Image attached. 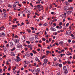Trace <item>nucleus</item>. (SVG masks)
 Returning <instances> with one entry per match:
<instances>
[{"label":"nucleus","mask_w":75,"mask_h":75,"mask_svg":"<svg viewBox=\"0 0 75 75\" xmlns=\"http://www.w3.org/2000/svg\"><path fill=\"white\" fill-rule=\"evenodd\" d=\"M21 61V59L19 58V57L18 56H16V59H15V61L16 62H19Z\"/></svg>","instance_id":"obj_1"},{"label":"nucleus","mask_w":75,"mask_h":75,"mask_svg":"<svg viewBox=\"0 0 75 75\" xmlns=\"http://www.w3.org/2000/svg\"><path fill=\"white\" fill-rule=\"evenodd\" d=\"M62 17L63 18H66V17H67L66 13H64L62 15Z\"/></svg>","instance_id":"obj_2"},{"label":"nucleus","mask_w":75,"mask_h":75,"mask_svg":"<svg viewBox=\"0 0 75 75\" xmlns=\"http://www.w3.org/2000/svg\"><path fill=\"white\" fill-rule=\"evenodd\" d=\"M18 3V1H15L14 3V5L13 6V8H16V5H17V4H16V3Z\"/></svg>","instance_id":"obj_3"},{"label":"nucleus","mask_w":75,"mask_h":75,"mask_svg":"<svg viewBox=\"0 0 75 75\" xmlns=\"http://www.w3.org/2000/svg\"><path fill=\"white\" fill-rule=\"evenodd\" d=\"M50 30L52 31H56V29L54 28L52 26L50 28Z\"/></svg>","instance_id":"obj_4"},{"label":"nucleus","mask_w":75,"mask_h":75,"mask_svg":"<svg viewBox=\"0 0 75 75\" xmlns=\"http://www.w3.org/2000/svg\"><path fill=\"white\" fill-rule=\"evenodd\" d=\"M16 47L18 48H21L23 47V46L21 45H20L19 44H18L16 45Z\"/></svg>","instance_id":"obj_5"},{"label":"nucleus","mask_w":75,"mask_h":75,"mask_svg":"<svg viewBox=\"0 0 75 75\" xmlns=\"http://www.w3.org/2000/svg\"><path fill=\"white\" fill-rule=\"evenodd\" d=\"M66 33L67 35H69L71 34V31L69 30H67V31L66 32Z\"/></svg>","instance_id":"obj_6"},{"label":"nucleus","mask_w":75,"mask_h":75,"mask_svg":"<svg viewBox=\"0 0 75 75\" xmlns=\"http://www.w3.org/2000/svg\"><path fill=\"white\" fill-rule=\"evenodd\" d=\"M72 13V11H68L66 12V13L68 15H69Z\"/></svg>","instance_id":"obj_7"},{"label":"nucleus","mask_w":75,"mask_h":75,"mask_svg":"<svg viewBox=\"0 0 75 75\" xmlns=\"http://www.w3.org/2000/svg\"><path fill=\"white\" fill-rule=\"evenodd\" d=\"M65 3L66 4V6H69L70 4V2H68V1H65Z\"/></svg>","instance_id":"obj_8"},{"label":"nucleus","mask_w":75,"mask_h":75,"mask_svg":"<svg viewBox=\"0 0 75 75\" xmlns=\"http://www.w3.org/2000/svg\"><path fill=\"white\" fill-rule=\"evenodd\" d=\"M26 13H27L29 15H30L31 14V11H26Z\"/></svg>","instance_id":"obj_9"},{"label":"nucleus","mask_w":75,"mask_h":75,"mask_svg":"<svg viewBox=\"0 0 75 75\" xmlns=\"http://www.w3.org/2000/svg\"><path fill=\"white\" fill-rule=\"evenodd\" d=\"M48 59H44V63H47Z\"/></svg>","instance_id":"obj_10"},{"label":"nucleus","mask_w":75,"mask_h":75,"mask_svg":"<svg viewBox=\"0 0 75 75\" xmlns=\"http://www.w3.org/2000/svg\"><path fill=\"white\" fill-rule=\"evenodd\" d=\"M10 54L11 55V56L12 57H13L15 55V54H14V53L13 52H11Z\"/></svg>","instance_id":"obj_11"},{"label":"nucleus","mask_w":75,"mask_h":75,"mask_svg":"<svg viewBox=\"0 0 75 75\" xmlns=\"http://www.w3.org/2000/svg\"><path fill=\"white\" fill-rule=\"evenodd\" d=\"M4 26H1L0 28V30H4Z\"/></svg>","instance_id":"obj_12"},{"label":"nucleus","mask_w":75,"mask_h":75,"mask_svg":"<svg viewBox=\"0 0 75 75\" xmlns=\"http://www.w3.org/2000/svg\"><path fill=\"white\" fill-rule=\"evenodd\" d=\"M20 42V41H19V39H17L16 40V42H15V43H16V44H18Z\"/></svg>","instance_id":"obj_13"},{"label":"nucleus","mask_w":75,"mask_h":75,"mask_svg":"<svg viewBox=\"0 0 75 75\" xmlns=\"http://www.w3.org/2000/svg\"><path fill=\"white\" fill-rule=\"evenodd\" d=\"M40 69L38 68L36 69V72H37L39 73V72H40Z\"/></svg>","instance_id":"obj_14"},{"label":"nucleus","mask_w":75,"mask_h":75,"mask_svg":"<svg viewBox=\"0 0 75 75\" xmlns=\"http://www.w3.org/2000/svg\"><path fill=\"white\" fill-rule=\"evenodd\" d=\"M24 62L25 64H29L30 63V62L28 61H25Z\"/></svg>","instance_id":"obj_15"},{"label":"nucleus","mask_w":75,"mask_h":75,"mask_svg":"<svg viewBox=\"0 0 75 75\" xmlns=\"http://www.w3.org/2000/svg\"><path fill=\"white\" fill-rule=\"evenodd\" d=\"M46 56H45V55H44L42 56L41 59H44V58H46Z\"/></svg>","instance_id":"obj_16"},{"label":"nucleus","mask_w":75,"mask_h":75,"mask_svg":"<svg viewBox=\"0 0 75 75\" xmlns=\"http://www.w3.org/2000/svg\"><path fill=\"white\" fill-rule=\"evenodd\" d=\"M10 45L11 47H12L13 45V43L12 42H11L10 43Z\"/></svg>","instance_id":"obj_17"},{"label":"nucleus","mask_w":75,"mask_h":75,"mask_svg":"<svg viewBox=\"0 0 75 75\" xmlns=\"http://www.w3.org/2000/svg\"><path fill=\"white\" fill-rule=\"evenodd\" d=\"M64 43V42L63 41H61L59 42V44L62 45Z\"/></svg>","instance_id":"obj_18"},{"label":"nucleus","mask_w":75,"mask_h":75,"mask_svg":"<svg viewBox=\"0 0 75 75\" xmlns=\"http://www.w3.org/2000/svg\"><path fill=\"white\" fill-rule=\"evenodd\" d=\"M3 14L4 16H7V14L6 13L4 12L3 13Z\"/></svg>","instance_id":"obj_19"},{"label":"nucleus","mask_w":75,"mask_h":75,"mask_svg":"<svg viewBox=\"0 0 75 75\" xmlns=\"http://www.w3.org/2000/svg\"><path fill=\"white\" fill-rule=\"evenodd\" d=\"M63 69H64V70H67V67L66 66H64L63 67Z\"/></svg>","instance_id":"obj_20"},{"label":"nucleus","mask_w":75,"mask_h":75,"mask_svg":"<svg viewBox=\"0 0 75 75\" xmlns=\"http://www.w3.org/2000/svg\"><path fill=\"white\" fill-rule=\"evenodd\" d=\"M38 38V36L37 35H36L35 36V39L36 40H37Z\"/></svg>","instance_id":"obj_21"},{"label":"nucleus","mask_w":75,"mask_h":75,"mask_svg":"<svg viewBox=\"0 0 75 75\" xmlns=\"http://www.w3.org/2000/svg\"><path fill=\"white\" fill-rule=\"evenodd\" d=\"M64 73L65 74H67L68 73V70H67V69L64 70Z\"/></svg>","instance_id":"obj_22"},{"label":"nucleus","mask_w":75,"mask_h":75,"mask_svg":"<svg viewBox=\"0 0 75 75\" xmlns=\"http://www.w3.org/2000/svg\"><path fill=\"white\" fill-rule=\"evenodd\" d=\"M59 67H60V68H61L62 67V65L61 64H59Z\"/></svg>","instance_id":"obj_23"},{"label":"nucleus","mask_w":75,"mask_h":75,"mask_svg":"<svg viewBox=\"0 0 75 75\" xmlns=\"http://www.w3.org/2000/svg\"><path fill=\"white\" fill-rule=\"evenodd\" d=\"M25 56H26V57H28V56H29V54L28 53H26L25 54Z\"/></svg>","instance_id":"obj_24"},{"label":"nucleus","mask_w":75,"mask_h":75,"mask_svg":"<svg viewBox=\"0 0 75 75\" xmlns=\"http://www.w3.org/2000/svg\"><path fill=\"white\" fill-rule=\"evenodd\" d=\"M46 63H43V65L44 67H45L46 66Z\"/></svg>","instance_id":"obj_25"},{"label":"nucleus","mask_w":75,"mask_h":75,"mask_svg":"<svg viewBox=\"0 0 75 75\" xmlns=\"http://www.w3.org/2000/svg\"><path fill=\"white\" fill-rule=\"evenodd\" d=\"M15 48L13 47L12 49H11V51H13L14 50H15Z\"/></svg>","instance_id":"obj_26"},{"label":"nucleus","mask_w":75,"mask_h":75,"mask_svg":"<svg viewBox=\"0 0 75 75\" xmlns=\"http://www.w3.org/2000/svg\"><path fill=\"white\" fill-rule=\"evenodd\" d=\"M42 34H43V32H39V35H42Z\"/></svg>","instance_id":"obj_27"},{"label":"nucleus","mask_w":75,"mask_h":75,"mask_svg":"<svg viewBox=\"0 0 75 75\" xmlns=\"http://www.w3.org/2000/svg\"><path fill=\"white\" fill-rule=\"evenodd\" d=\"M62 28V26L61 25H59V29H61Z\"/></svg>","instance_id":"obj_28"},{"label":"nucleus","mask_w":75,"mask_h":75,"mask_svg":"<svg viewBox=\"0 0 75 75\" xmlns=\"http://www.w3.org/2000/svg\"><path fill=\"white\" fill-rule=\"evenodd\" d=\"M49 23H50V24H52L53 23V22H52V21H50Z\"/></svg>","instance_id":"obj_29"},{"label":"nucleus","mask_w":75,"mask_h":75,"mask_svg":"<svg viewBox=\"0 0 75 75\" xmlns=\"http://www.w3.org/2000/svg\"><path fill=\"white\" fill-rule=\"evenodd\" d=\"M59 25H62V22H60L59 23Z\"/></svg>","instance_id":"obj_30"},{"label":"nucleus","mask_w":75,"mask_h":75,"mask_svg":"<svg viewBox=\"0 0 75 75\" xmlns=\"http://www.w3.org/2000/svg\"><path fill=\"white\" fill-rule=\"evenodd\" d=\"M43 25V26H44V27H45L46 26H47V23H45Z\"/></svg>","instance_id":"obj_31"},{"label":"nucleus","mask_w":75,"mask_h":75,"mask_svg":"<svg viewBox=\"0 0 75 75\" xmlns=\"http://www.w3.org/2000/svg\"><path fill=\"white\" fill-rule=\"evenodd\" d=\"M38 59H39L37 57H36L35 58V60L36 61H38Z\"/></svg>","instance_id":"obj_32"},{"label":"nucleus","mask_w":75,"mask_h":75,"mask_svg":"<svg viewBox=\"0 0 75 75\" xmlns=\"http://www.w3.org/2000/svg\"><path fill=\"white\" fill-rule=\"evenodd\" d=\"M41 2H40V1H37L36 2V4H38H38H40Z\"/></svg>","instance_id":"obj_33"},{"label":"nucleus","mask_w":75,"mask_h":75,"mask_svg":"<svg viewBox=\"0 0 75 75\" xmlns=\"http://www.w3.org/2000/svg\"><path fill=\"white\" fill-rule=\"evenodd\" d=\"M69 25V23H67L66 25V27H68Z\"/></svg>","instance_id":"obj_34"},{"label":"nucleus","mask_w":75,"mask_h":75,"mask_svg":"<svg viewBox=\"0 0 75 75\" xmlns=\"http://www.w3.org/2000/svg\"><path fill=\"white\" fill-rule=\"evenodd\" d=\"M71 42V40H68V42H69V43H70V42Z\"/></svg>","instance_id":"obj_35"},{"label":"nucleus","mask_w":75,"mask_h":75,"mask_svg":"<svg viewBox=\"0 0 75 75\" xmlns=\"http://www.w3.org/2000/svg\"><path fill=\"white\" fill-rule=\"evenodd\" d=\"M30 54L31 56H33V53H30Z\"/></svg>","instance_id":"obj_36"},{"label":"nucleus","mask_w":75,"mask_h":75,"mask_svg":"<svg viewBox=\"0 0 75 75\" xmlns=\"http://www.w3.org/2000/svg\"><path fill=\"white\" fill-rule=\"evenodd\" d=\"M2 35H3L4 36H6V35H5V33H2Z\"/></svg>","instance_id":"obj_37"},{"label":"nucleus","mask_w":75,"mask_h":75,"mask_svg":"<svg viewBox=\"0 0 75 75\" xmlns=\"http://www.w3.org/2000/svg\"><path fill=\"white\" fill-rule=\"evenodd\" d=\"M67 62L69 64H71V61H68Z\"/></svg>","instance_id":"obj_38"},{"label":"nucleus","mask_w":75,"mask_h":75,"mask_svg":"<svg viewBox=\"0 0 75 75\" xmlns=\"http://www.w3.org/2000/svg\"><path fill=\"white\" fill-rule=\"evenodd\" d=\"M40 6L41 5H39L37 6V7H38V8H40Z\"/></svg>","instance_id":"obj_39"},{"label":"nucleus","mask_w":75,"mask_h":75,"mask_svg":"<svg viewBox=\"0 0 75 75\" xmlns=\"http://www.w3.org/2000/svg\"><path fill=\"white\" fill-rule=\"evenodd\" d=\"M13 28H14V27H17V25H13Z\"/></svg>","instance_id":"obj_40"},{"label":"nucleus","mask_w":75,"mask_h":75,"mask_svg":"<svg viewBox=\"0 0 75 75\" xmlns=\"http://www.w3.org/2000/svg\"><path fill=\"white\" fill-rule=\"evenodd\" d=\"M25 51H27V50H28V49L26 47H25L24 48Z\"/></svg>","instance_id":"obj_41"},{"label":"nucleus","mask_w":75,"mask_h":75,"mask_svg":"<svg viewBox=\"0 0 75 75\" xmlns=\"http://www.w3.org/2000/svg\"><path fill=\"white\" fill-rule=\"evenodd\" d=\"M30 41H33L34 40V39H32V38H30Z\"/></svg>","instance_id":"obj_42"},{"label":"nucleus","mask_w":75,"mask_h":75,"mask_svg":"<svg viewBox=\"0 0 75 75\" xmlns=\"http://www.w3.org/2000/svg\"><path fill=\"white\" fill-rule=\"evenodd\" d=\"M38 47H42V46H41V45H40V44H39L38 45Z\"/></svg>","instance_id":"obj_43"},{"label":"nucleus","mask_w":75,"mask_h":75,"mask_svg":"<svg viewBox=\"0 0 75 75\" xmlns=\"http://www.w3.org/2000/svg\"><path fill=\"white\" fill-rule=\"evenodd\" d=\"M16 40H17V39H16V38H15L13 39V41H14V42H16Z\"/></svg>","instance_id":"obj_44"},{"label":"nucleus","mask_w":75,"mask_h":75,"mask_svg":"<svg viewBox=\"0 0 75 75\" xmlns=\"http://www.w3.org/2000/svg\"><path fill=\"white\" fill-rule=\"evenodd\" d=\"M49 8L50 9H51L52 8V5H50V7Z\"/></svg>","instance_id":"obj_45"},{"label":"nucleus","mask_w":75,"mask_h":75,"mask_svg":"<svg viewBox=\"0 0 75 75\" xmlns=\"http://www.w3.org/2000/svg\"><path fill=\"white\" fill-rule=\"evenodd\" d=\"M57 58L56 57H54V60L55 61H57Z\"/></svg>","instance_id":"obj_46"},{"label":"nucleus","mask_w":75,"mask_h":75,"mask_svg":"<svg viewBox=\"0 0 75 75\" xmlns=\"http://www.w3.org/2000/svg\"><path fill=\"white\" fill-rule=\"evenodd\" d=\"M26 42L27 44H30V42L29 41H27Z\"/></svg>","instance_id":"obj_47"},{"label":"nucleus","mask_w":75,"mask_h":75,"mask_svg":"<svg viewBox=\"0 0 75 75\" xmlns=\"http://www.w3.org/2000/svg\"><path fill=\"white\" fill-rule=\"evenodd\" d=\"M23 66H24V68H26V67H27V65H26V64H24L23 65Z\"/></svg>","instance_id":"obj_48"},{"label":"nucleus","mask_w":75,"mask_h":75,"mask_svg":"<svg viewBox=\"0 0 75 75\" xmlns=\"http://www.w3.org/2000/svg\"><path fill=\"white\" fill-rule=\"evenodd\" d=\"M71 37H73L74 36V35H73V34H71Z\"/></svg>","instance_id":"obj_49"},{"label":"nucleus","mask_w":75,"mask_h":75,"mask_svg":"<svg viewBox=\"0 0 75 75\" xmlns=\"http://www.w3.org/2000/svg\"><path fill=\"white\" fill-rule=\"evenodd\" d=\"M52 40V39L51 38H50L49 40V41L50 42H51V41Z\"/></svg>","instance_id":"obj_50"},{"label":"nucleus","mask_w":75,"mask_h":75,"mask_svg":"<svg viewBox=\"0 0 75 75\" xmlns=\"http://www.w3.org/2000/svg\"><path fill=\"white\" fill-rule=\"evenodd\" d=\"M68 1L69 2H72V0H68Z\"/></svg>","instance_id":"obj_51"},{"label":"nucleus","mask_w":75,"mask_h":75,"mask_svg":"<svg viewBox=\"0 0 75 75\" xmlns=\"http://www.w3.org/2000/svg\"><path fill=\"white\" fill-rule=\"evenodd\" d=\"M4 52H5V51H6V48H4Z\"/></svg>","instance_id":"obj_52"},{"label":"nucleus","mask_w":75,"mask_h":75,"mask_svg":"<svg viewBox=\"0 0 75 75\" xmlns=\"http://www.w3.org/2000/svg\"><path fill=\"white\" fill-rule=\"evenodd\" d=\"M55 44L57 45H59V44H58V42L56 43Z\"/></svg>","instance_id":"obj_53"},{"label":"nucleus","mask_w":75,"mask_h":75,"mask_svg":"<svg viewBox=\"0 0 75 75\" xmlns=\"http://www.w3.org/2000/svg\"><path fill=\"white\" fill-rule=\"evenodd\" d=\"M22 3L23 4H26V2L25 1H23Z\"/></svg>","instance_id":"obj_54"},{"label":"nucleus","mask_w":75,"mask_h":75,"mask_svg":"<svg viewBox=\"0 0 75 75\" xmlns=\"http://www.w3.org/2000/svg\"><path fill=\"white\" fill-rule=\"evenodd\" d=\"M46 42H47V43H48V42H49V41H48V39L46 40Z\"/></svg>","instance_id":"obj_55"},{"label":"nucleus","mask_w":75,"mask_h":75,"mask_svg":"<svg viewBox=\"0 0 75 75\" xmlns=\"http://www.w3.org/2000/svg\"><path fill=\"white\" fill-rule=\"evenodd\" d=\"M8 7H11L12 6L11 5H8Z\"/></svg>","instance_id":"obj_56"},{"label":"nucleus","mask_w":75,"mask_h":75,"mask_svg":"<svg viewBox=\"0 0 75 75\" xmlns=\"http://www.w3.org/2000/svg\"><path fill=\"white\" fill-rule=\"evenodd\" d=\"M30 6H31V7H33V6L32 4H31V3L30 4Z\"/></svg>","instance_id":"obj_57"},{"label":"nucleus","mask_w":75,"mask_h":75,"mask_svg":"<svg viewBox=\"0 0 75 75\" xmlns=\"http://www.w3.org/2000/svg\"><path fill=\"white\" fill-rule=\"evenodd\" d=\"M3 11L4 12H6V10L4 9H3Z\"/></svg>","instance_id":"obj_58"},{"label":"nucleus","mask_w":75,"mask_h":75,"mask_svg":"<svg viewBox=\"0 0 75 75\" xmlns=\"http://www.w3.org/2000/svg\"><path fill=\"white\" fill-rule=\"evenodd\" d=\"M23 46H24L25 47H27V45L24 43L23 44Z\"/></svg>","instance_id":"obj_59"},{"label":"nucleus","mask_w":75,"mask_h":75,"mask_svg":"<svg viewBox=\"0 0 75 75\" xmlns=\"http://www.w3.org/2000/svg\"><path fill=\"white\" fill-rule=\"evenodd\" d=\"M3 35H2V34L0 33V37H1Z\"/></svg>","instance_id":"obj_60"},{"label":"nucleus","mask_w":75,"mask_h":75,"mask_svg":"<svg viewBox=\"0 0 75 75\" xmlns=\"http://www.w3.org/2000/svg\"><path fill=\"white\" fill-rule=\"evenodd\" d=\"M34 54H37V52L36 51H35L33 52Z\"/></svg>","instance_id":"obj_61"},{"label":"nucleus","mask_w":75,"mask_h":75,"mask_svg":"<svg viewBox=\"0 0 75 75\" xmlns=\"http://www.w3.org/2000/svg\"><path fill=\"white\" fill-rule=\"evenodd\" d=\"M64 50H62L61 51V52H64Z\"/></svg>","instance_id":"obj_62"},{"label":"nucleus","mask_w":75,"mask_h":75,"mask_svg":"<svg viewBox=\"0 0 75 75\" xmlns=\"http://www.w3.org/2000/svg\"><path fill=\"white\" fill-rule=\"evenodd\" d=\"M72 43H75V41H74V40H73L72 41Z\"/></svg>","instance_id":"obj_63"},{"label":"nucleus","mask_w":75,"mask_h":75,"mask_svg":"<svg viewBox=\"0 0 75 75\" xmlns=\"http://www.w3.org/2000/svg\"><path fill=\"white\" fill-rule=\"evenodd\" d=\"M57 75H60V73H58L57 74Z\"/></svg>","instance_id":"obj_64"}]
</instances>
